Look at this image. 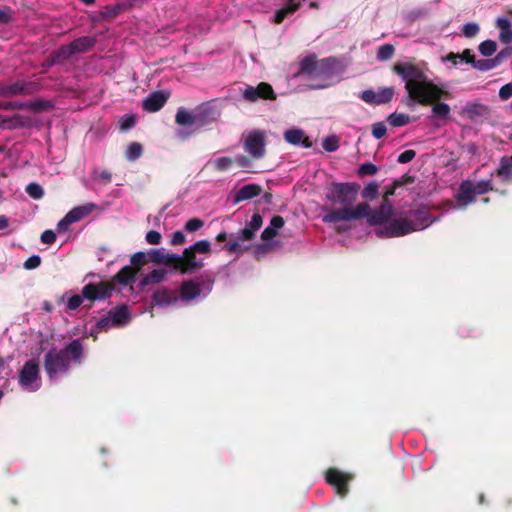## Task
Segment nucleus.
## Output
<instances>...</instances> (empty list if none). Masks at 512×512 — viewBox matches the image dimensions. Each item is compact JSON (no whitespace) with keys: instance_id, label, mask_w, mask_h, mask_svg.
<instances>
[{"instance_id":"obj_1","label":"nucleus","mask_w":512,"mask_h":512,"mask_svg":"<svg viewBox=\"0 0 512 512\" xmlns=\"http://www.w3.org/2000/svg\"><path fill=\"white\" fill-rule=\"evenodd\" d=\"M360 185L355 182H333L327 188L326 199L333 205L341 208L323 207L324 223H337L340 221L361 220L370 209L367 202L353 206L357 200Z\"/></svg>"},{"instance_id":"obj_2","label":"nucleus","mask_w":512,"mask_h":512,"mask_svg":"<svg viewBox=\"0 0 512 512\" xmlns=\"http://www.w3.org/2000/svg\"><path fill=\"white\" fill-rule=\"evenodd\" d=\"M393 72L405 81V89L411 100L427 106L437 99L450 98L449 91L444 90L430 81L424 71L410 63H396Z\"/></svg>"},{"instance_id":"obj_3","label":"nucleus","mask_w":512,"mask_h":512,"mask_svg":"<svg viewBox=\"0 0 512 512\" xmlns=\"http://www.w3.org/2000/svg\"><path fill=\"white\" fill-rule=\"evenodd\" d=\"M412 219L407 217L394 218L376 230L380 237L394 238L405 236L411 232L423 230L437 221L425 207L410 212Z\"/></svg>"},{"instance_id":"obj_4","label":"nucleus","mask_w":512,"mask_h":512,"mask_svg":"<svg viewBox=\"0 0 512 512\" xmlns=\"http://www.w3.org/2000/svg\"><path fill=\"white\" fill-rule=\"evenodd\" d=\"M84 348L80 339H75L64 348L50 349L44 356V369L50 379L58 374L66 373L70 369L71 362L80 363Z\"/></svg>"},{"instance_id":"obj_5","label":"nucleus","mask_w":512,"mask_h":512,"mask_svg":"<svg viewBox=\"0 0 512 512\" xmlns=\"http://www.w3.org/2000/svg\"><path fill=\"white\" fill-rule=\"evenodd\" d=\"M212 252L211 243L208 240H199L193 245L186 247L182 255H178L175 261V270L181 274H191L201 270L205 263L203 259L198 258L197 254L209 256Z\"/></svg>"},{"instance_id":"obj_6","label":"nucleus","mask_w":512,"mask_h":512,"mask_svg":"<svg viewBox=\"0 0 512 512\" xmlns=\"http://www.w3.org/2000/svg\"><path fill=\"white\" fill-rule=\"evenodd\" d=\"M41 89L42 84L40 81L17 80L12 83L0 84V96H29L39 92Z\"/></svg>"},{"instance_id":"obj_7","label":"nucleus","mask_w":512,"mask_h":512,"mask_svg":"<svg viewBox=\"0 0 512 512\" xmlns=\"http://www.w3.org/2000/svg\"><path fill=\"white\" fill-rule=\"evenodd\" d=\"M115 286L109 281L88 283L82 288V296L89 301H103L111 297Z\"/></svg>"},{"instance_id":"obj_8","label":"nucleus","mask_w":512,"mask_h":512,"mask_svg":"<svg viewBox=\"0 0 512 512\" xmlns=\"http://www.w3.org/2000/svg\"><path fill=\"white\" fill-rule=\"evenodd\" d=\"M338 61L334 57H328L319 60L317 70L312 79L320 80L322 83L314 86L316 89H321L329 86L330 80L337 73Z\"/></svg>"},{"instance_id":"obj_9","label":"nucleus","mask_w":512,"mask_h":512,"mask_svg":"<svg viewBox=\"0 0 512 512\" xmlns=\"http://www.w3.org/2000/svg\"><path fill=\"white\" fill-rule=\"evenodd\" d=\"M265 134L261 130L252 131L244 142V150L254 159H261L265 156Z\"/></svg>"},{"instance_id":"obj_10","label":"nucleus","mask_w":512,"mask_h":512,"mask_svg":"<svg viewBox=\"0 0 512 512\" xmlns=\"http://www.w3.org/2000/svg\"><path fill=\"white\" fill-rule=\"evenodd\" d=\"M325 480L338 495L345 497L349 492L348 483L352 480V476L336 468H329L325 473Z\"/></svg>"},{"instance_id":"obj_11","label":"nucleus","mask_w":512,"mask_h":512,"mask_svg":"<svg viewBox=\"0 0 512 512\" xmlns=\"http://www.w3.org/2000/svg\"><path fill=\"white\" fill-rule=\"evenodd\" d=\"M243 97L250 102L258 99L275 100L276 94L269 83L261 82L257 87L247 86L243 92Z\"/></svg>"},{"instance_id":"obj_12","label":"nucleus","mask_w":512,"mask_h":512,"mask_svg":"<svg viewBox=\"0 0 512 512\" xmlns=\"http://www.w3.org/2000/svg\"><path fill=\"white\" fill-rule=\"evenodd\" d=\"M393 207L390 201H382L378 209L372 210L371 208L366 212L364 218L367 219L368 223L372 226L385 224L389 221L392 215Z\"/></svg>"},{"instance_id":"obj_13","label":"nucleus","mask_w":512,"mask_h":512,"mask_svg":"<svg viewBox=\"0 0 512 512\" xmlns=\"http://www.w3.org/2000/svg\"><path fill=\"white\" fill-rule=\"evenodd\" d=\"M39 377V364L35 359L28 360L19 374V383L25 388H30L31 385Z\"/></svg>"},{"instance_id":"obj_14","label":"nucleus","mask_w":512,"mask_h":512,"mask_svg":"<svg viewBox=\"0 0 512 512\" xmlns=\"http://www.w3.org/2000/svg\"><path fill=\"white\" fill-rule=\"evenodd\" d=\"M169 96L170 93L164 90L152 92L144 99L142 108L148 112H157L165 105Z\"/></svg>"},{"instance_id":"obj_15","label":"nucleus","mask_w":512,"mask_h":512,"mask_svg":"<svg viewBox=\"0 0 512 512\" xmlns=\"http://www.w3.org/2000/svg\"><path fill=\"white\" fill-rule=\"evenodd\" d=\"M149 262L173 267L175 269V261L178 259V254L168 253L164 248L151 249L148 252Z\"/></svg>"},{"instance_id":"obj_16","label":"nucleus","mask_w":512,"mask_h":512,"mask_svg":"<svg viewBox=\"0 0 512 512\" xmlns=\"http://www.w3.org/2000/svg\"><path fill=\"white\" fill-rule=\"evenodd\" d=\"M456 201L458 206L462 208L475 201L474 184L471 181L466 180L460 184Z\"/></svg>"},{"instance_id":"obj_17","label":"nucleus","mask_w":512,"mask_h":512,"mask_svg":"<svg viewBox=\"0 0 512 512\" xmlns=\"http://www.w3.org/2000/svg\"><path fill=\"white\" fill-rule=\"evenodd\" d=\"M284 139L292 145H301L304 148H310L312 146L310 138L305 135V132L302 129L299 128H293L285 131Z\"/></svg>"},{"instance_id":"obj_18","label":"nucleus","mask_w":512,"mask_h":512,"mask_svg":"<svg viewBox=\"0 0 512 512\" xmlns=\"http://www.w3.org/2000/svg\"><path fill=\"white\" fill-rule=\"evenodd\" d=\"M202 289L192 279L184 280L179 289V295L183 301H192L200 296Z\"/></svg>"},{"instance_id":"obj_19","label":"nucleus","mask_w":512,"mask_h":512,"mask_svg":"<svg viewBox=\"0 0 512 512\" xmlns=\"http://www.w3.org/2000/svg\"><path fill=\"white\" fill-rule=\"evenodd\" d=\"M262 193V187L259 184L251 183L241 187L235 194L233 202L238 204L245 200L253 199Z\"/></svg>"},{"instance_id":"obj_20","label":"nucleus","mask_w":512,"mask_h":512,"mask_svg":"<svg viewBox=\"0 0 512 512\" xmlns=\"http://www.w3.org/2000/svg\"><path fill=\"white\" fill-rule=\"evenodd\" d=\"M178 298L173 290L163 287L157 290L152 296V302L161 307L175 304Z\"/></svg>"},{"instance_id":"obj_21","label":"nucleus","mask_w":512,"mask_h":512,"mask_svg":"<svg viewBox=\"0 0 512 512\" xmlns=\"http://www.w3.org/2000/svg\"><path fill=\"white\" fill-rule=\"evenodd\" d=\"M318 63L319 60H317L316 54H310L304 57L300 62L297 75H306L312 79L317 70Z\"/></svg>"},{"instance_id":"obj_22","label":"nucleus","mask_w":512,"mask_h":512,"mask_svg":"<svg viewBox=\"0 0 512 512\" xmlns=\"http://www.w3.org/2000/svg\"><path fill=\"white\" fill-rule=\"evenodd\" d=\"M496 174L502 181L507 183L512 182V156L505 155L501 157Z\"/></svg>"},{"instance_id":"obj_23","label":"nucleus","mask_w":512,"mask_h":512,"mask_svg":"<svg viewBox=\"0 0 512 512\" xmlns=\"http://www.w3.org/2000/svg\"><path fill=\"white\" fill-rule=\"evenodd\" d=\"M113 326H122L130 320V313L127 305H121L109 312Z\"/></svg>"},{"instance_id":"obj_24","label":"nucleus","mask_w":512,"mask_h":512,"mask_svg":"<svg viewBox=\"0 0 512 512\" xmlns=\"http://www.w3.org/2000/svg\"><path fill=\"white\" fill-rule=\"evenodd\" d=\"M488 111L486 105L480 103H468L463 107V114L470 120H476L483 117Z\"/></svg>"},{"instance_id":"obj_25","label":"nucleus","mask_w":512,"mask_h":512,"mask_svg":"<svg viewBox=\"0 0 512 512\" xmlns=\"http://www.w3.org/2000/svg\"><path fill=\"white\" fill-rule=\"evenodd\" d=\"M74 53H86L90 51L96 44V40L90 36L79 37L70 42Z\"/></svg>"},{"instance_id":"obj_26","label":"nucleus","mask_w":512,"mask_h":512,"mask_svg":"<svg viewBox=\"0 0 512 512\" xmlns=\"http://www.w3.org/2000/svg\"><path fill=\"white\" fill-rule=\"evenodd\" d=\"M137 273L136 269L131 265L124 266L114 275L113 281L122 285H127L135 279Z\"/></svg>"},{"instance_id":"obj_27","label":"nucleus","mask_w":512,"mask_h":512,"mask_svg":"<svg viewBox=\"0 0 512 512\" xmlns=\"http://www.w3.org/2000/svg\"><path fill=\"white\" fill-rule=\"evenodd\" d=\"M497 27L500 29V41L505 44H510L512 42V27L510 21L506 18H498Z\"/></svg>"},{"instance_id":"obj_28","label":"nucleus","mask_w":512,"mask_h":512,"mask_svg":"<svg viewBox=\"0 0 512 512\" xmlns=\"http://www.w3.org/2000/svg\"><path fill=\"white\" fill-rule=\"evenodd\" d=\"M96 208V205L93 203L85 204L82 206H77L71 209L68 214L72 221L78 222L83 218L87 217L92 211Z\"/></svg>"},{"instance_id":"obj_29","label":"nucleus","mask_w":512,"mask_h":512,"mask_svg":"<svg viewBox=\"0 0 512 512\" xmlns=\"http://www.w3.org/2000/svg\"><path fill=\"white\" fill-rule=\"evenodd\" d=\"M166 275L167 271L165 269H154L141 279L140 284L141 286H148L161 283L166 278Z\"/></svg>"},{"instance_id":"obj_30","label":"nucleus","mask_w":512,"mask_h":512,"mask_svg":"<svg viewBox=\"0 0 512 512\" xmlns=\"http://www.w3.org/2000/svg\"><path fill=\"white\" fill-rule=\"evenodd\" d=\"M300 3H295L294 0H290L284 7L279 9L274 15V22L280 24L286 17L293 14L298 10Z\"/></svg>"},{"instance_id":"obj_31","label":"nucleus","mask_w":512,"mask_h":512,"mask_svg":"<svg viewBox=\"0 0 512 512\" xmlns=\"http://www.w3.org/2000/svg\"><path fill=\"white\" fill-rule=\"evenodd\" d=\"M26 109L32 112L40 113L50 111L54 108V104L49 100L36 99L34 101H25Z\"/></svg>"},{"instance_id":"obj_32","label":"nucleus","mask_w":512,"mask_h":512,"mask_svg":"<svg viewBox=\"0 0 512 512\" xmlns=\"http://www.w3.org/2000/svg\"><path fill=\"white\" fill-rule=\"evenodd\" d=\"M175 121L181 126H191L196 122V117L188 110L179 108L175 116Z\"/></svg>"},{"instance_id":"obj_33","label":"nucleus","mask_w":512,"mask_h":512,"mask_svg":"<svg viewBox=\"0 0 512 512\" xmlns=\"http://www.w3.org/2000/svg\"><path fill=\"white\" fill-rule=\"evenodd\" d=\"M124 9L123 4H116V5H106L103 7V9L100 11V15L104 20H112L116 18Z\"/></svg>"},{"instance_id":"obj_34","label":"nucleus","mask_w":512,"mask_h":512,"mask_svg":"<svg viewBox=\"0 0 512 512\" xmlns=\"http://www.w3.org/2000/svg\"><path fill=\"white\" fill-rule=\"evenodd\" d=\"M440 99L432 102V112L433 115L437 118L446 119L450 114V107L448 104L444 102H440Z\"/></svg>"},{"instance_id":"obj_35","label":"nucleus","mask_w":512,"mask_h":512,"mask_svg":"<svg viewBox=\"0 0 512 512\" xmlns=\"http://www.w3.org/2000/svg\"><path fill=\"white\" fill-rule=\"evenodd\" d=\"M387 122L392 127H401L410 123V116L405 113H392L387 117Z\"/></svg>"},{"instance_id":"obj_36","label":"nucleus","mask_w":512,"mask_h":512,"mask_svg":"<svg viewBox=\"0 0 512 512\" xmlns=\"http://www.w3.org/2000/svg\"><path fill=\"white\" fill-rule=\"evenodd\" d=\"M142 153H143L142 145L138 142H132L128 145V147L126 149L125 157L128 161H135L141 157Z\"/></svg>"},{"instance_id":"obj_37","label":"nucleus","mask_w":512,"mask_h":512,"mask_svg":"<svg viewBox=\"0 0 512 512\" xmlns=\"http://www.w3.org/2000/svg\"><path fill=\"white\" fill-rule=\"evenodd\" d=\"M56 58L55 61H58L59 63H62L63 61L68 60L72 55H74V51L72 49L71 44L68 45H62L58 49L54 50L52 52Z\"/></svg>"},{"instance_id":"obj_38","label":"nucleus","mask_w":512,"mask_h":512,"mask_svg":"<svg viewBox=\"0 0 512 512\" xmlns=\"http://www.w3.org/2000/svg\"><path fill=\"white\" fill-rule=\"evenodd\" d=\"M233 164L234 160L228 156L216 158L211 162L213 169L220 172L229 170Z\"/></svg>"},{"instance_id":"obj_39","label":"nucleus","mask_w":512,"mask_h":512,"mask_svg":"<svg viewBox=\"0 0 512 512\" xmlns=\"http://www.w3.org/2000/svg\"><path fill=\"white\" fill-rule=\"evenodd\" d=\"M21 126H23L21 115L15 114L11 118L0 115V127L14 129Z\"/></svg>"},{"instance_id":"obj_40","label":"nucleus","mask_w":512,"mask_h":512,"mask_svg":"<svg viewBox=\"0 0 512 512\" xmlns=\"http://www.w3.org/2000/svg\"><path fill=\"white\" fill-rule=\"evenodd\" d=\"M148 262H149L148 253H145L142 251L136 252L130 258L131 266L133 268H135L137 272L141 269V267L146 265Z\"/></svg>"},{"instance_id":"obj_41","label":"nucleus","mask_w":512,"mask_h":512,"mask_svg":"<svg viewBox=\"0 0 512 512\" xmlns=\"http://www.w3.org/2000/svg\"><path fill=\"white\" fill-rule=\"evenodd\" d=\"M395 54V48L392 44L381 45L377 50V59L379 61H388Z\"/></svg>"},{"instance_id":"obj_42","label":"nucleus","mask_w":512,"mask_h":512,"mask_svg":"<svg viewBox=\"0 0 512 512\" xmlns=\"http://www.w3.org/2000/svg\"><path fill=\"white\" fill-rule=\"evenodd\" d=\"M195 282L196 284H199L200 288L203 287V289H206L208 292H210L214 284V276L210 272H205L201 274Z\"/></svg>"},{"instance_id":"obj_43","label":"nucleus","mask_w":512,"mask_h":512,"mask_svg":"<svg viewBox=\"0 0 512 512\" xmlns=\"http://www.w3.org/2000/svg\"><path fill=\"white\" fill-rule=\"evenodd\" d=\"M479 52L486 57L492 56L497 50V43L493 40H485L479 44Z\"/></svg>"},{"instance_id":"obj_44","label":"nucleus","mask_w":512,"mask_h":512,"mask_svg":"<svg viewBox=\"0 0 512 512\" xmlns=\"http://www.w3.org/2000/svg\"><path fill=\"white\" fill-rule=\"evenodd\" d=\"M379 184L375 181L370 182L362 190V197L366 200H374L378 197Z\"/></svg>"},{"instance_id":"obj_45","label":"nucleus","mask_w":512,"mask_h":512,"mask_svg":"<svg viewBox=\"0 0 512 512\" xmlns=\"http://www.w3.org/2000/svg\"><path fill=\"white\" fill-rule=\"evenodd\" d=\"M471 65L473 66V68L483 72L490 71L497 67L495 62L493 61V58L480 60H476L474 58V63H472Z\"/></svg>"},{"instance_id":"obj_46","label":"nucleus","mask_w":512,"mask_h":512,"mask_svg":"<svg viewBox=\"0 0 512 512\" xmlns=\"http://www.w3.org/2000/svg\"><path fill=\"white\" fill-rule=\"evenodd\" d=\"M25 191L31 198L36 200L41 199L44 196L43 188L36 182L29 183L26 186Z\"/></svg>"},{"instance_id":"obj_47","label":"nucleus","mask_w":512,"mask_h":512,"mask_svg":"<svg viewBox=\"0 0 512 512\" xmlns=\"http://www.w3.org/2000/svg\"><path fill=\"white\" fill-rule=\"evenodd\" d=\"M322 147L327 152H334L339 148V139L335 135L327 136L323 142Z\"/></svg>"},{"instance_id":"obj_48","label":"nucleus","mask_w":512,"mask_h":512,"mask_svg":"<svg viewBox=\"0 0 512 512\" xmlns=\"http://www.w3.org/2000/svg\"><path fill=\"white\" fill-rule=\"evenodd\" d=\"M394 96V89L392 87H385L377 92L378 105L389 103Z\"/></svg>"},{"instance_id":"obj_49","label":"nucleus","mask_w":512,"mask_h":512,"mask_svg":"<svg viewBox=\"0 0 512 512\" xmlns=\"http://www.w3.org/2000/svg\"><path fill=\"white\" fill-rule=\"evenodd\" d=\"M378 172V167L370 162L363 163L360 165L358 169V174L360 176H372Z\"/></svg>"},{"instance_id":"obj_50","label":"nucleus","mask_w":512,"mask_h":512,"mask_svg":"<svg viewBox=\"0 0 512 512\" xmlns=\"http://www.w3.org/2000/svg\"><path fill=\"white\" fill-rule=\"evenodd\" d=\"M479 30L480 28L478 24L469 22L464 24L462 33L465 37L472 38L478 34Z\"/></svg>"},{"instance_id":"obj_51","label":"nucleus","mask_w":512,"mask_h":512,"mask_svg":"<svg viewBox=\"0 0 512 512\" xmlns=\"http://www.w3.org/2000/svg\"><path fill=\"white\" fill-rule=\"evenodd\" d=\"M493 188H492V185H491V182L489 180H482L480 182H478L477 184H474V193L475 195L476 194H485L489 191H491Z\"/></svg>"},{"instance_id":"obj_52","label":"nucleus","mask_w":512,"mask_h":512,"mask_svg":"<svg viewBox=\"0 0 512 512\" xmlns=\"http://www.w3.org/2000/svg\"><path fill=\"white\" fill-rule=\"evenodd\" d=\"M263 224V218L260 214L256 213L252 216L251 221L246 225L254 234L261 228Z\"/></svg>"},{"instance_id":"obj_53","label":"nucleus","mask_w":512,"mask_h":512,"mask_svg":"<svg viewBox=\"0 0 512 512\" xmlns=\"http://www.w3.org/2000/svg\"><path fill=\"white\" fill-rule=\"evenodd\" d=\"M204 226V221L199 218H191L185 224V230L195 232Z\"/></svg>"},{"instance_id":"obj_54","label":"nucleus","mask_w":512,"mask_h":512,"mask_svg":"<svg viewBox=\"0 0 512 512\" xmlns=\"http://www.w3.org/2000/svg\"><path fill=\"white\" fill-rule=\"evenodd\" d=\"M360 97L368 104L378 105L377 93L371 89L364 90Z\"/></svg>"},{"instance_id":"obj_55","label":"nucleus","mask_w":512,"mask_h":512,"mask_svg":"<svg viewBox=\"0 0 512 512\" xmlns=\"http://www.w3.org/2000/svg\"><path fill=\"white\" fill-rule=\"evenodd\" d=\"M512 56V46H508L497 53L493 58L496 66H499L506 58Z\"/></svg>"},{"instance_id":"obj_56","label":"nucleus","mask_w":512,"mask_h":512,"mask_svg":"<svg viewBox=\"0 0 512 512\" xmlns=\"http://www.w3.org/2000/svg\"><path fill=\"white\" fill-rule=\"evenodd\" d=\"M387 128L383 122L374 123L372 126V135L376 139H381L385 136Z\"/></svg>"},{"instance_id":"obj_57","label":"nucleus","mask_w":512,"mask_h":512,"mask_svg":"<svg viewBox=\"0 0 512 512\" xmlns=\"http://www.w3.org/2000/svg\"><path fill=\"white\" fill-rule=\"evenodd\" d=\"M186 243V236L183 231L178 230L171 234L170 244L172 246H180Z\"/></svg>"},{"instance_id":"obj_58","label":"nucleus","mask_w":512,"mask_h":512,"mask_svg":"<svg viewBox=\"0 0 512 512\" xmlns=\"http://www.w3.org/2000/svg\"><path fill=\"white\" fill-rule=\"evenodd\" d=\"M0 109L4 110H24L26 109L25 102H0Z\"/></svg>"},{"instance_id":"obj_59","label":"nucleus","mask_w":512,"mask_h":512,"mask_svg":"<svg viewBox=\"0 0 512 512\" xmlns=\"http://www.w3.org/2000/svg\"><path fill=\"white\" fill-rule=\"evenodd\" d=\"M145 240L151 245H158L161 243L162 235L156 230H150L146 233Z\"/></svg>"},{"instance_id":"obj_60","label":"nucleus","mask_w":512,"mask_h":512,"mask_svg":"<svg viewBox=\"0 0 512 512\" xmlns=\"http://www.w3.org/2000/svg\"><path fill=\"white\" fill-rule=\"evenodd\" d=\"M41 264V258L38 255H32L27 258L23 264V267L27 270L36 269Z\"/></svg>"},{"instance_id":"obj_61","label":"nucleus","mask_w":512,"mask_h":512,"mask_svg":"<svg viewBox=\"0 0 512 512\" xmlns=\"http://www.w3.org/2000/svg\"><path fill=\"white\" fill-rule=\"evenodd\" d=\"M416 156L415 150L409 149L405 150L401 154H399L397 161L401 164H406L410 161H412Z\"/></svg>"},{"instance_id":"obj_62","label":"nucleus","mask_w":512,"mask_h":512,"mask_svg":"<svg viewBox=\"0 0 512 512\" xmlns=\"http://www.w3.org/2000/svg\"><path fill=\"white\" fill-rule=\"evenodd\" d=\"M84 297L81 295H73L71 296L67 301V308L69 310H75L77 309L83 302Z\"/></svg>"},{"instance_id":"obj_63","label":"nucleus","mask_w":512,"mask_h":512,"mask_svg":"<svg viewBox=\"0 0 512 512\" xmlns=\"http://www.w3.org/2000/svg\"><path fill=\"white\" fill-rule=\"evenodd\" d=\"M233 160H234V163L237 164L241 168L247 169V168L251 167V165H252V160L250 159V157H248L246 155L239 154Z\"/></svg>"},{"instance_id":"obj_64","label":"nucleus","mask_w":512,"mask_h":512,"mask_svg":"<svg viewBox=\"0 0 512 512\" xmlns=\"http://www.w3.org/2000/svg\"><path fill=\"white\" fill-rule=\"evenodd\" d=\"M512 97V83L503 85L499 90V98L506 101Z\"/></svg>"}]
</instances>
